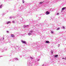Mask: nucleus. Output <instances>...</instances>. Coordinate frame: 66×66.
<instances>
[{
    "label": "nucleus",
    "mask_w": 66,
    "mask_h": 66,
    "mask_svg": "<svg viewBox=\"0 0 66 66\" xmlns=\"http://www.w3.org/2000/svg\"><path fill=\"white\" fill-rule=\"evenodd\" d=\"M43 2H44V1H43L42 2H40L39 3V4H42V3H43Z\"/></svg>",
    "instance_id": "6"
},
{
    "label": "nucleus",
    "mask_w": 66,
    "mask_h": 66,
    "mask_svg": "<svg viewBox=\"0 0 66 66\" xmlns=\"http://www.w3.org/2000/svg\"><path fill=\"white\" fill-rule=\"evenodd\" d=\"M60 29V28H58L56 29V30H59Z\"/></svg>",
    "instance_id": "7"
},
{
    "label": "nucleus",
    "mask_w": 66,
    "mask_h": 66,
    "mask_svg": "<svg viewBox=\"0 0 66 66\" xmlns=\"http://www.w3.org/2000/svg\"><path fill=\"white\" fill-rule=\"evenodd\" d=\"M62 59H63H63H65V58H64V57H63V58H62Z\"/></svg>",
    "instance_id": "18"
},
{
    "label": "nucleus",
    "mask_w": 66,
    "mask_h": 66,
    "mask_svg": "<svg viewBox=\"0 0 66 66\" xmlns=\"http://www.w3.org/2000/svg\"><path fill=\"white\" fill-rule=\"evenodd\" d=\"M22 2L23 3H24V0L22 1Z\"/></svg>",
    "instance_id": "11"
},
{
    "label": "nucleus",
    "mask_w": 66,
    "mask_h": 66,
    "mask_svg": "<svg viewBox=\"0 0 66 66\" xmlns=\"http://www.w3.org/2000/svg\"><path fill=\"white\" fill-rule=\"evenodd\" d=\"M65 60H66V57L65 58Z\"/></svg>",
    "instance_id": "20"
},
{
    "label": "nucleus",
    "mask_w": 66,
    "mask_h": 66,
    "mask_svg": "<svg viewBox=\"0 0 66 66\" xmlns=\"http://www.w3.org/2000/svg\"><path fill=\"white\" fill-rule=\"evenodd\" d=\"M39 60H40L39 59H38V60H37V61H39Z\"/></svg>",
    "instance_id": "17"
},
{
    "label": "nucleus",
    "mask_w": 66,
    "mask_h": 66,
    "mask_svg": "<svg viewBox=\"0 0 66 66\" xmlns=\"http://www.w3.org/2000/svg\"><path fill=\"white\" fill-rule=\"evenodd\" d=\"M21 42L22 43H24V44H26V41H22Z\"/></svg>",
    "instance_id": "3"
},
{
    "label": "nucleus",
    "mask_w": 66,
    "mask_h": 66,
    "mask_svg": "<svg viewBox=\"0 0 66 66\" xmlns=\"http://www.w3.org/2000/svg\"><path fill=\"white\" fill-rule=\"evenodd\" d=\"M58 56V55H56L54 56V57H57Z\"/></svg>",
    "instance_id": "9"
},
{
    "label": "nucleus",
    "mask_w": 66,
    "mask_h": 66,
    "mask_svg": "<svg viewBox=\"0 0 66 66\" xmlns=\"http://www.w3.org/2000/svg\"><path fill=\"white\" fill-rule=\"evenodd\" d=\"M30 58L31 59H33V58L32 57H30Z\"/></svg>",
    "instance_id": "15"
},
{
    "label": "nucleus",
    "mask_w": 66,
    "mask_h": 66,
    "mask_svg": "<svg viewBox=\"0 0 66 66\" xmlns=\"http://www.w3.org/2000/svg\"><path fill=\"white\" fill-rule=\"evenodd\" d=\"M46 43H50V42L48 41H46Z\"/></svg>",
    "instance_id": "5"
},
{
    "label": "nucleus",
    "mask_w": 66,
    "mask_h": 66,
    "mask_svg": "<svg viewBox=\"0 0 66 66\" xmlns=\"http://www.w3.org/2000/svg\"><path fill=\"white\" fill-rule=\"evenodd\" d=\"M51 33H53V32L52 31H51Z\"/></svg>",
    "instance_id": "13"
},
{
    "label": "nucleus",
    "mask_w": 66,
    "mask_h": 66,
    "mask_svg": "<svg viewBox=\"0 0 66 66\" xmlns=\"http://www.w3.org/2000/svg\"><path fill=\"white\" fill-rule=\"evenodd\" d=\"M1 6H0V7H1Z\"/></svg>",
    "instance_id": "22"
},
{
    "label": "nucleus",
    "mask_w": 66,
    "mask_h": 66,
    "mask_svg": "<svg viewBox=\"0 0 66 66\" xmlns=\"http://www.w3.org/2000/svg\"><path fill=\"white\" fill-rule=\"evenodd\" d=\"M11 23V21H8L7 23V24H8L9 23Z\"/></svg>",
    "instance_id": "4"
},
{
    "label": "nucleus",
    "mask_w": 66,
    "mask_h": 66,
    "mask_svg": "<svg viewBox=\"0 0 66 66\" xmlns=\"http://www.w3.org/2000/svg\"><path fill=\"white\" fill-rule=\"evenodd\" d=\"M31 35V33H29L28 34V35Z\"/></svg>",
    "instance_id": "10"
},
{
    "label": "nucleus",
    "mask_w": 66,
    "mask_h": 66,
    "mask_svg": "<svg viewBox=\"0 0 66 66\" xmlns=\"http://www.w3.org/2000/svg\"><path fill=\"white\" fill-rule=\"evenodd\" d=\"M11 37H15V35L13 34H11Z\"/></svg>",
    "instance_id": "2"
},
{
    "label": "nucleus",
    "mask_w": 66,
    "mask_h": 66,
    "mask_svg": "<svg viewBox=\"0 0 66 66\" xmlns=\"http://www.w3.org/2000/svg\"><path fill=\"white\" fill-rule=\"evenodd\" d=\"M3 39H4V38H3Z\"/></svg>",
    "instance_id": "21"
},
{
    "label": "nucleus",
    "mask_w": 66,
    "mask_h": 66,
    "mask_svg": "<svg viewBox=\"0 0 66 66\" xmlns=\"http://www.w3.org/2000/svg\"><path fill=\"white\" fill-rule=\"evenodd\" d=\"M12 23H15V22L14 21H12Z\"/></svg>",
    "instance_id": "12"
},
{
    "label": "nucleus",
    "mask_w": 66,
    "mask_h": 66,
    "mask_svg": "<svg viewBox=\"0 0 66 66\" xmlns=\"http://www.w3.org/2000/svg\"><path fill=\"white\" fill-rule=\"evenodd\" d=\"M62 28H63V29H64V28H65V27L63 26L62 27Z\"/></svg>",
    "instance_id": "14"
},
{
    "label": "nucleus",
    "mask_w": 66,
    "mask_h": 66,
    "mask_svg": "<svg viewBox=\"0 0 66 66\" xmlns=\"http://www.w3.org/2000/svg\"><path fill=\"white\" fill-rule=\"evenodd\" d=\"M65 7H63L62 8V10H64V9H65Z\"/></svg>",
    "instance_id": "8"
},
{
    "label": "nucleus",
    "mask_w": 66,
    "mask_h": 66,
    "mask_svg": "<svg viewBox=\"0 0 66 66\" xmlns=\"http://www.w3.org/2000/svg\"><path fill=\"white\" fill-rule=\"evenodd\" d=\"M46 15H48V14H50V12H48V11H47L46 13Z\"/></svg>",
    "instance_id": "1"
},
{
    "label": "nucleus",
    "mask_w": 66,
    "mask_h": 66,
    "mask_svg": "<svg viewBox=\"0 0 66 66\" xmlns=\"http://www.w3.org/2000/svg\"><path fill=\"white\" fill-rule=\"evenodd\" d=\"M7 33H9V31H7Z\"/></svg>",
    "instance_id": "16"
},
{
    "label": "nucleus",
    "mask_w": 66,
    "mask_h": 66,
    "mask_svg": "<svg viewBox=\"0 0 66 66\" xmlns=\"http://www.w3.org/2000/svg\"><path fill=\"white\" fill-rule=\"evenodd\" d=\"M59 13H57V15H59Z\"/></svg>",
    "instance_id": "19"
}]
</instances>
